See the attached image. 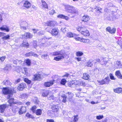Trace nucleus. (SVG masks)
Listing matches in <instances>:
<instances>
[{
    "mask_svg": "<svg viewBox=\"0 0 122 122\" xmlns=\"http://www.w3.org/2000/svg\"><path fill=\"white\" fill-rule=\"evenodd\" d=\"M52 55L54 56H56L59 55H61L60 56H58L54 57V60L56 61H59L62 59H64V58L63 55L61 54L60 51H56L52 53Z\"/></svg>",
    "mask_w": 122,
    "mask_h": 122,
    "instance_id": "nucleus-1",
    "label": "nucleus"
},
{
    "mask_svg": "<svg viewBox=\"0 0 122 122\" xmlns=\"http://www.w3.org/2000/svg\"><path fill=\"white\" fill-rule=\"evenodd\" d=\"M14 89H10L9 87H3L2 89V92L3 94L4 95L8 94H12L14 92Z\"/></svg>",
    "mask_w": 122,
    "mask_h": 122,
    "instance_id": "nucleus-2",
    "label": "nucleus"
},
{
    "mask_svg": "<svg viewBox=\"0 0 122 122\" xmlns=\"http://www.w3.org/2000/svg\"><path fill=\"white\" fill-rule=\"evenodd\" d=\"M27 87L25 83L21 82L19 84L17 87V89L19 91H22Z\"/></svg>",
    "mask_w": 122,
    "mask_h": 122,
    "instance_id": "nucleus-3",
    "label": "nucleus"
},
{
    "mask_svg": "<svg viewBox=\"0 0 122 122\" xmlns=\"http://www.w3.org/2000/svg\"><path fill=\"white\" fill-rule=\"evenodd\" d=\"M77 80H72L68 83V85L69 86L73 88L74 87L77 86Z\"/></svg>",
    "mask_w": 122,
    "mask_h": 122,
    "instance_id": "nucleus-4",
    "label": "nucleus"
},
{
    "mask_svg": "<svg viewBox=\"0 0 122 122\" xmlns=\"http://www.w3.org/2000/svg\"><path fill=\"white\" fill-rule=\"evenodd\" d=\"M20 28L23 30H26L27 27L24 26H27L28 24L25 21L23 20H21L19 22Z\"/></svg>",
    "mask_w": 122,
    "mask_h": 122,
    "instance_id": "nucleus-5",
    "label": "nucleus"
},
{
    "mask_svg": "<svg viewBox=\"0 0 122 122\" xmlns=\"http://www.w3.org/2000/svg\"><path fill=\"white\" fill-rule=\"evenodd\" d=\"M55 80H52L49 81H46L44 82V86L46 87H49L53 85L54 84Z\"/></svg>",
    "mask_w": 122,
    "mask_h": 122,
    "instance_id": "nucleus-6",
    "label": "nucleus"
},
{
    "mask_svg": "<svg viewBox=\"0 0 122 122\" xmlns=\"http://www.w3.org/2000/svg\"><path fill=\"white\" fill-rule=\"evenodd\" d=\"M10 96L9 95L7 96V99H9L8 102L9 103V105L11 106L13 104H16L18 103L17 102H14V99L13 98H10Z\"/></svg>",
    "mask_w": 122,
    "mask_h": 122,
    "instance_id": "nucleus-7",
    "label": "nucleus"
},
{
    "mask_svg": "<svg viewBox=\"0 0 122 122\" xmlns=\"http://www.w3.org/2000/svg\"><path fill=\"white\" fill-rule=\"evenodd\" d=\"M41 74L38 73L33 75L32 79L33 81H39L41 80Z\"/></svg>",
    "mask_w": 122,
    "mask_h": 122,
    "instance_id": "nucleus-8",
    "label": "nucleus"
},
{
    "mask_svg": "<svg viewBox=\"0 0 122 122\" xmlns=\"http://www.w3.org/2000/svg\"><path fill=\"white\" fill-rule=\"evenodd\" d=\"M26 110L27 109L26 107L22 106L19 109L18 112L19 114L20 115H22L25 113Z\"/></svg>",
    "mask_w": 122,
    "mask_h": 122,
    "instance_id": "nucleus-9",
    "label": "nucleus"
},
{
    "mask_svg": "<svg viewBox=\"0 0 122 122\" xmlns=\"http://www.w3.org/2000/svg\"><path fill=\"white\" fill-rule=\"evenodd\" d=\"M52 112L55 114H58L59 113L58 109L55 105H53L51 107Z\"/></svg>",
    "mask_w": 122,
    "mask_h": 122,
    "instance_id": "nucleus-10",
    "label": "nucleus"
},
{
    "mask_svg": "<svg viewBox=\"0 0 122 122\" xmlns=\"http://www.w3.org/2000/svg\"><path fill=\"white\" fill-rule=\"evenodd\" d=\"M6 107V105L5 104L0 105V112L1 113H3Z\"/></svg>",
    "mask_w": 122,
    "mask_h": 122,
    "instance_id": "nucleus-11",
    "label": "nucleus"
},
{
    "mask_svg": "<svg viewBox=\"0 0 122 122\" xmlns=\"http://www.w3.org/2000/svg\"><path fill=\"white\" fill-rule=\"evenodd\" d=\"M20 46L21 47H25L27 48H28L29 46V44L26 41H23Z\"/></svg>",
    "mask_w": 122,
    "mask_h": 122,
    "instance_id": "nucleus-12",
    "label": "nucleus"
},
{
    "mask_svg": "<svg viewBox=\"0 0 122 122\" xmlns=\"http://www.w3.org/2000/svg\"><path fill=\"white\" fill-rule=\"evenodd\" d=\"M114 92L115 93L118 94L122 93V88L118 87L113 89Z\"/></svg>",
    "mask_w": 122,
    "mask_h": 122,
    "instance_id": "nucleus-13",
    "label": "nucleus"
},
{
    "mask_svg": "<svg viewBox=\"0 0 122 122\" xmlns=\"http://www.w3.org/2000/svg\"><path fill=\"white\" fill-rule=\"evenodd\" d=\"M57 17L58 18L64 19L66 20H68L69 19V18L68 16L62 14L58 15L57 16Z\"/></svg>",
    "mask_w": 122,
    "mask_h": 122,
    "instance_id": "nucleus-14",
    "label": "nucleus"
},
{
    "mask_svg": "<svg viewBox=\"0 0 122 122\" xmlns=\"http://www.w3.org/2000/svg\"><path fill=\"white\" fill-rule=\"evenodd\" d=\"M48 26H54L56 24V22L55 21H48L47 22Z\"/></svg>",
    "mask_w": 122,
    "mask_h": 122,
    "instance_id": "nucleus-15",
    "label": "nucleus"
},
{
    "mask_svg": "<svg viewBox=\"0 0 122 122\" xmlns=\"http://www.w3.org/2000/svg\"><path fill=\"white\" fill-rule=\"evenodd\" d=\"M31 5L30 3L27 1H25L23 4L24 6L27 9L30 8Z\"/></svg>",
    "mask_w": 122,
    "mask_h": 122,
    "instance_id": "nucleus-16",
    "label": "nucleus"
},
{
    "mask_svg": "<svg viewBox=\"0 0 122 122\" xmlns=\"http://www.w3.org/2000/svg\"><path fill=\"white\" fill-rule=\"evenodd\" d=\"M90 76L87 73H84L83 74L82 78L85 80H88L89 79Z\"/></svg>",
    "mask_w": 122,
    "mask_h": 122,
    "instance_id": "nucleus-17",
    "label": "nucleus"
},
{
    "mask_svg": "<svg viewBox=\"0 0 122 122\" xmlns=\"http://www.w3.org/2000/svg\"><path fill=\"white\" fill-rule=\"evenodd\" d=\"M115 75L119 78L122 79V75L120 70H117L115 72Z\"/></svg>",
    "mask_w": 122,
    "mask_h": 122,
    "instance_id": "nucleus-18",
    "label": "nucleus"
},
{
    "mask_svg": "<svg viewBox=\"0 0 122 122\" xmlns=\"http://www.w3.org/2000/svg\"><path fill=\"white\" fill-rule=\"evenodd\" d=\"M49 93V91L48 90H43V92L42 94V96L43 97H46Z\"/></svg>",
    "mask_w": 122,
    "mask_h": 122,
    "instance_id": "nucleus-19",
    "label": "nucleus"
},
{
    "mask_svg": "<svg viewBox=\"0 0 122 122\" xmlns=\"http://www.w3.org/2000/svg\"><path fill=\"white\" fill-rule=\"evenodd\" d=\"M0 30H9L10 29L9 27L6 25H4L0 28Z\"/></svg>",
    "mask_w": 122,
    "mask_h": 122,
    "instance_id": "nucleus-20",
    "label": "nucleus"
},
{
    "mask_svg": "<svg viewBox=\"0 0 122 122\" xmlns=\"http://www.w3.org/2000/svg\"><path fill=\"white\" fill-rule=\"evenodd\" d=\"M72 6L69 5H67L65 6V9L66 11L68 12H70L71 11V9H72Z\"/></svg>",
    "mask_w": 122,
    "mask_h": 122,
    "instance_id": "nucleus-21",
    "label": "nucleus"
},
{
    "mask_svg": "<svg viewBox=\"0 0 122 122\" xmlns=\"http://www.w3.org/2000/svg\"><path fill=\"white\" fill-rule=\"evenodd\" d=\"M81 32L84 36L85 37L88 36L90 35L89 31H81Z\"/></svg>",
    "mask_w": 122,
    "mask_h": 122,
    "instance_id": "nucleus-22",
    "label": "nucleus"
},
{
    "mask_svg": "<svg viewBox=\"0 0 122 122\" xmlns=\"http://www.w3.org/2000/svg\"><path fill=\"white\" fill-rule=\"evenodd\" d=\"M41 2L42 3V5H41V7L43 9H48V6L46 2L43 0H41Z\"/></svg>",
    "mask_w": 122,
    "mask_h": 122,
    "instance_id": "nucleus-23",
    "label": "nucleus"
},
{
    "mask_svg": "<svg viewBox=\"0 0 122 122\" xmlns=\"http://www.w3.org/2000/svg\"><path fill=\"white\" fill-rule=\"evenodd\" d=\"M89 19V17L88 16L85 15L82 17V20L84 22H86L88 21Z\"/></svg>",
    "mask_w": 122,
    "mask_h": 122,
    "instance_id": "nucleus-24",
    "label": "nucleus"
},
{
    "mask_svg": "<svg viewBox=\"0 0 122 122\" xmlns=\"http://www.w3.org/2000/svg\"><path fill=\"white\" fill-rule=\"evenodd\" d=\"M35 113L37 116H40L42 114V110L40 109H37Z\"/></svg>",
    "mask_w": 122,
    "mask_h": 122,
    "instance_id": "nucleus-25",
    "label": "nucleus"
},
{
    "mask_svg": "<svg viewBox=\"0 0 122 122\" xmlns=\"http://www.w3.org/2000/svg\"><path fill=\"white\" fill-rule=\"evenodd\" d=\"M25 116L28 118H31L34 119L35 117L32 115L30 114L29 112H27L25 114Z\"/></svg>",
    "mask_w": 122,
    "mask_h": 122,
    "instance_id": "nucleus-26",
    "label": "nucleus"
},
{
    "mask_svg": "<svg viewBox=\"0 0 122 122\" xmlns=\"http://www.w3.org/2000/svg\"><path fill=\"white\" fill-rule=\"evenodd\" d=\"M116 43L119 46L121 49L122 50V38L118 40Z\"/></svg>",
    "mask_w": 122,
    "mask_h": 122,
    "instance_id": "nucleus-27",
    "label": "nucleus"
},
{
    "mask_svg": "<svg viewBox=\"0 0 122 122\" xmlns=\"http://www.w3.org/2000/svg\"><path fill=\"white\" fill-rule=\"evenodd\" d=\"M104 83L105 84H109V82L110 81V80L109 78L108 77H105L104 79H103Z\"/></svg>",
    "mask_w": 122,
    "mask_h": 122,
    "instance_id": "nucleus-28",
    "label": "nucleus"
},
{
    "mask_svg": "<svg viewBox=\"0 0 122 122\" xmlns=\"http://www.w3.org/2000/svg\"><path fill=\"white\" fill-rule=\"evenodd\" d=\"M77 86H86L85 82L83 81H79L77 80Z\"/></svg>",
    "mask_w": 122,
    "mask_h": 122,
    "instance_id": "nucleus-29",
    "label": "nucleus"
},
{
    "mask_svg": "<svg viewBox=\"0 0 122 122\" xmlns=\"http://www.w3.org/2000/svg\"><path fill=\"white\" fill-rule=\"evenodd\" d=\"M37 108L36 106V105L32 106L30 109V110L34 113H35L36 112Z\"/></svg>",
    "mask_w": 122,
    "mask_h": 122,
    "instance_id": "nucleus-30",
    "label": "nucleus"
},
{
    "mask_svg": "<svg viewBox=\"0 0 122 122\" xmlns=\"http://www.w3.org/2000/svg\"><path fill=\"white\" fill-rule=\"evenodd\" d=\"M71 11L70 12H69L71 14H76L77 13V11L75 8L73 6H72V9H71Z\"/></svg>",
    "mask_w": 122,
    "mask_h": 122,
    "instance_id": "nucleus-31",
    "label": "nucleus"
},
{
    "mask_svg": "<svg viewBox=\"0 0 122 122\" xmlns=\"http://www.w3.org/2000/svg\"><path fill=\"white\" fill-rule=\"evenodd\" d=\"M25 63L27 66H29L31 64V62L30 60L29 59H27L25 60Z\"/></svg>",
    "mask_w": 122,
    "mask_h": 122,
    "instance_id": "nucleus-32",
    "label": "nucleus"
},
{
    "mask_svg": "<svg viewBox=\"0 0 122 122\" xmlns=\"http://www.w3.org/2000/svg\"><path fill=\"white\" fill-rule=\"evenodd\" d=\"M83 54V52L81 51H78L76 52V55L77 57H80L82 56Z\"/></svg>",
    "mask_w": 122,
    "mask_h": 122,
    "instance_id": "nucleus-33",
    "label": "nucleus"
},
{
    "mask_svg": "<svg viewBox=\"0 0 122 122\" xmlns=\"http://www.w3.org/2000/svg\"><path fill=\"white\" fill-rule=\"evenodd\" d=\"M81 42L84 43H88L90 42V41L89 39L82 38Z\"/></svg>",
    "mask_w": 122,
    "mask_h": 122,
    "instance_id": "nucleus-34",
    "label": "nucleus"
},
{
    "mask_svg": "<svg viewBox=\"0 0 122 122\" xmlns=\"http://www.w3.org/2000/svg\"><path fill=\"white\" fill-rule=\"evenodd\" d=\"M25 36L26 38H31L32 37V36L30 33H26Z\"/></svg>",
    "mask_w": 122,
    "mask_h": 122,
    "instance_id": "nucleus-35",
    "label": "nucleus"
},
{
    "mask_svg": "<svg viewBox=\"0 0 122 122\" xmlns=\"http://www.w3.org/2000/svg\"><path fill=\"white\" fill-rule=\"evenodd\" d=\"M74 118L73 121H71V122H77L78 121L79 118L78 117V115H74Z\"/></svg>",
    "mask_w": 122,
    "mask_h": 122,
    "instance_id": "nucleus-36",
    "label": "nucleus"
},
{
    "mask_svg": "<svg viewBox=\"0 0 122 122\" xmlns=\"http://www.w3.org/2000/svg\"><path fill=\"white\" fill-rule=\"evenodd\" d=\"M67 82L66 80L64 78H63L61 80L60 83L61 85H65Z\"/></svg>",
    "mask_w": 122,
    "mask_h": 122,
    "instance_id": "nucleus-37",
    "label": "nucleus"
},
{
    "mask_svg": "<svg viewBox=\"0 0 122 122\" xmlns=\"http://www.w3.org/2000/svg\"><path fill=\"white\" fill-rule=\"evenodd\" d=\"M115 65L117 67H119L122 66L121 61H116V63L115 64Z\"/></svg>",
    "mask_w": 122,
    "mask_h": 122,
    "instance_id": "nucleus-38",
    "label": "nucleus"
},
{
    "mask_svg": "<svg viewBox=\"0 0 122 122\" xmlns=\"http://www.w3.org/2000/svg\"><path fill=\"white\" fill-rule=\"evenodd\" d=\"M24 82L28 84H30L31 82V81L29 80L27 78H25L24 79Z\"/></svg>",
    "mask_w": 122,
    "mask_h": 122,
    "instance_id": "nucleus-39",
    "label": "nucleus"
},
{
    "mask_svg": "<svg viewBox=\"0 0 122 122\" xmlns=\"http://www.w3.org/2000/svg\"><path fill=\"white\" fill-rule=\"evenodd\" d=\"M11 68V66L10 64H7L4 68V69L6 70H8Z\"/></svg>",
    "mask_w": 122,
    "mask_h": 122,
    "instance_id": "nucleus-40",
    "label": "nucleus"
},
{
    "mask_svg": "<svg viewBox=\"0 0 122 122\" xmlns=\"http://www.w3.org/2000/svg\"><path fill=\"white\" fill-rule=\"evenodd\" d=\"M73 36L74 35L71 32H68L66 34V36L69 38L73 37Z\"/></svg>",
    "mask_w": 122,
    "mask_h": 122,
    "instance_id": "nucleus-41",
    "label": "nucleus"
},
{
    "mask_svg": "<svg viewBox=\"0 0 122 122\" xmlns=\"http://www.w3.org/2000/svg\"><path fill=\"white\" fill-rule=\"evenodd\" d=\"M67 94L69 99H70L72 98L74 96L73 94L71 92H67Z\"/></svg>",
    "mask_w": 122,
    "mask_h": 122,
    "instance_id": "nucleus-42",
    "label": "nucleus"
},
{
    "mask_svg": "<svg viewBox=\"0 0 122 122\" xmlns=\"http://www.w3.org/2000/svg\"><path fill=\"white\" fill-rule=\"evenodd\" d=\"M53 36H56L58 34V31H51L50 32Z\"/></svg>",
    "mask_w": 122,
    "mask_h": 122,
    "instance_id": "nucleus-43",
    "label": "nucleus"
},
{
    "mask_svg": "<svg viewBox=\"0 0 122 122\" xmlns=\"http://www.w3.org/2000/svg\"><path fill=\"white\" fill-rule=\"evenodd\" d=\"M97 82L100 85L105 84L103 79H102L101 81H98Z\"/></svg>",
    "mask_w": 122,
    "mask_h": 122,
    "instance_id": "nucleus-44",
    "label": "nucleus"
},
{
    "mask_svg": "<svg viewBox=\"0 0 122 122\" xmlns=\"http://www.w3.org/2000/svg\"><path fill=\"white\" fill-rule=\"evenodd\" d=\"M33 55H32V52L30 51L29 52L26 53L25 54V56L26 57H29L30 56H32Z\"/></svg>",
    "mask_w": 122,
    "mask_h": 122,
    "instance_id": "nucleus-45",
    "label": "nucleus"
},
{
    "mask_svg": "<svg viewBox=\"0 0 122 122\" xmlns=\"http://www.w3.org/2000/svg\"><path fill=\"white\" fill-rule=\"evenodd\" d=\"M92 65V62L90 60L88 61L86 63V66L88 67H91Z\"/></svg>",
    "mask_w": 122,
    "mask_h": 122,
    "instance_id": "nucleus-46",
    "label": "nucleus"
},
{
    "mask_svg": "<svg viewBox=\"0 0 122 122\" xmlns=\"http://www.w3.org/2000/svg\"><path fill=\"white\" fill-rule=\"evenodd\" d=\"M102 9L100 7H98L97 9H96V11L98 12L99 13H102Z\"/></svg>",
    "mask_w": 122,
    "mask_h": 122,
    "instance_id": "nucleus-47",
    "label": "nucleus"
},
{
    "mask_svg": "<svg viewBox=\"0 0 122 122\" xmlns=\"http://www.w3.org/2000/svg\"><path fill=\"white\" fill-rule=\"evenodd\" d=\"M62 97L63 98L62 102L64 103H65L66 101L67 97L65 95H64L62 96Z\"/></svg>",
    "mask_w": 122,
    "mask_h": 122,
    "instance_id": "nucleus-48",
    "label": "nucleus"
},
{
    "mask_svg": "<svg viewBox=\"0 0 122 122\" xmlns=\"http://www.w3.org/2000/svg\"><path fill=\"white\" fill-rule=\"evenodd\" d=\"M10 37V36L9 35H7L6 36H3L2 38L4 40H6L9 39Z\"/></svg>",
    "mask_w": 122,
    "mask_h": 122,
    "instance_id": "nucleus-49",
    "label": "nucleus"
},
{
    "mask_svg": "<svg viewBox=\"0 0 122 122\" xmlns=\"http://www.w3.org/2000/svg\"><path fill=\"white\" fill-rule=\"evenodd\" d=\"M116 29L115 28H113L111 30V28L110 27H107L106 29V30H116Z\"/></svg>",
    "mask_w": 122,
    "mask_h": 122,
    "instance_id": "nucleus-50",
    "label": "nucleus"
},
{
    "mask_svg": "<svg viewBox=\"0 0 122 122\" xmlns=\"http://www.w3.org/2000/svg\"><path fill=\"white\" fill-rule=\"evenodd\" d=\"M103 117V115L97 116L96 117V119L97 120H100Z\"/></svg>",
    "mask_w": 122,
    "mask_h": 122,
    "instance_id": "nucleus-51",
    "label": "nucleus"
},
{
    "mask_svg": "<svg viewBox=\"0 0 122 122\" xmlns=\"http://www.w3.org/2000/svg\"><path fill=\"white\" fill-rule=\"evenodd\" d=\"M6 58V57L5 56L0 57V60L1 61V62H3L4 61Z\"/></svg>",
    "mask_w": 122,
    "mask_h": 122,
    "instance_id": "nucleus-52",
    "label": "nucleus"
},
{
    "mask_svg": "<svg viewBox=\"0 0 122 122\" xmlns=\"http://www.w3.org/2000/svg\"><path fill=\"white\" fill-rule=\"evenodd\" d=\"M109 76L110 78L112 80H115V78L114 76L113 75L112 73H110Z\"/></svg>",
    "mask_w": 122,
    "mask_h": 122,
    "instance_id": "nucleus-53",
    "label": "nucleus"
},
{
    "mask_svg": "<svg viewBox=\"0 0 122 122\" xmlns=\"http://www.w3.org/2000/svg\"><path fill=\"white\" fill-rule=\"evenodd\" d=\"M106 6L107 7H109L113 6V4L111 3H109L107 4Z\"/></svg>",
    "mask_w": 122,
    "mask_h": 122,
    "instance_id": "nucleus-54",
    "label": "nucleus"
},
{
    "mask_svg": "<svg viewBox=\"0 0 122 122\" xmlns=\"http://www.w3.org/2000/svg\"><path fill=\"white\" fill-rule=\"evenodd\" d=\"M46 122H55L54 120L52 119H47L46 120Z\"/></svg>",
    "mask_w": 122,
    "mask_h": 122,
    "instance_id": "nucleus-55",
    "label": "nucleus"
},
{
    "mask_svg": "<svg viewBox=\"0 0 122 122\" xmlns=\"http://www.w3.org/2000/svg\"><path fill=\"white\" fill-rule=\"evenodd\" d=\"M55 11V10L53 9L49 11V14L51 15H53Z\"/></svg>",
    "mask_w": 122,
    "mask_h": 122,
    "instance_id": "nucleus-56",
    "label": "nucleus"
},
{
    "mask_svg": "<svg viewBox=\"0 0 122 122\" xmlns=\"http://www.w3.org/2000/svg\"><path fill=\"white\" fill-rule=\"evenodd\" d=\"M47 56H48V55L47 54H43L41 56V57L42 58H46Z\"/></svg>",
    "mask_w": 122,
    "mask_h": 122,
    "instance_id": "nucleus-57",
    "label": "nucleus"
},
{
    "mask_svg": "<svg viewBox=\"0 0 122 122\" xmlns=\"http://www.w3.org/2000/svg\"><path fill=\"white\" fill-rule=\"evenodd\" d=\"M9 81L7 80H6L5 81H3V84L4 85H6L8 84V82Z\"/></svg>",
    "mask_w": 122,
    "mask_h": 122,
    "instance_id": "nucleus-58",
    "label": "nucleus"
},
{
    "mask_svg": "<svg viewBox=\"0 0 122 122\" xmlns=\"http://www.w3.org/2000/svg\"><path fill=\"white\" fill-rule=\"evenodd\" d=\"M75 39L77 41H80L81 42L82 38H81L80 37H77L75 38Z\"/></svg>",
    "mask_w": 122,
    "mask_h": 122,
    "instance_id": "nucleus-59",
    "label": "nucleus"
},
{
    "mask_svg": "<svg viewBox=\"0 0 122 122\" xmlns=\"http://www.w3.org/2000/svg\"><path fill=\"white\" fill-rule=\"evenodd\" d=\"M21 79L20 78H19L15 81V83H17L20 81Z\"/></svg>",
    "mask_w": 122,
    "mask_h": 122,
    "instance_id": "nucleus-60",
    "label": "nucleus"
},
{
    "mask_svg": "<svg viewBox=\"0 0 122 122\" xmlns=\"http://www.w3.org/2000/svg\"><path fill=\"white\" fill-rule=\"evenodd\" d=\"M69 74L67 73H66V74L64 75H63L62 76V77H68L69 76Z\"/></svg>",
    "mask_w": 122,
    "mask_h": 122,
    "instance_id": "nucleus-61",
    "label": "nucleus"
},
{
    "mask_svg": "<svg viewBox=\"0 0 122 122\" xmlns=\"http://www.w3.org/2000/svg\"><path fill=\"white\" fill-rule=\"evenodd\" d=\"M75 59L77 60L78 61H81V58L79 57H77L75 58Z\"/></svg>",
    "mask_w": 122,
    "mask_h": 122,
    "instance_id": "nucleus-62",
    "label": "nucleus"
},
{
    "mask_svg": "<svg viewBox=\"0 0 122 122\" xmlns=\"http://www.w3.org/2000/svg\"><path fill=\"white\" fill-rule=\"evenodd\" d=\"M32 55H32V56H33L35 57H37L38 56V55L37 54H34L32 52Z\"/></svg>",
    "mask_w": 122,
    "mask_h": 122,
    "instance_id": "nucleus-63",
    "label": "nucleus"
},
{
    "mask_svg": "<svg viewBox=\"0 0 122 122\" xmlns=\"http://www.w3.org/2000/svg\"><path fill=\"white\" fill-rule=\"evenodd\" d=\"M4 33L2 32H0V37L3 36H4Z\"/></svg>",
    "mask_w": 122,
    "mask_h": 122,
    "instance_id": "nucleus-64",
    "label": "nucleus"
}]
</instances>
